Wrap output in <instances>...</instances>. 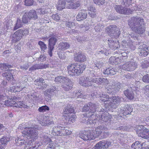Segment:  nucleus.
I'll list each match as a JSON object with an SVG mask.
<instances>
[{
  "mask_svg": "<svg viewBox=\"0 0 149 149\" xmlns=\"http://www.w3.org/2000/svg\"><path fill=\"white\" fill-rule=\"evenodd\" d=\"M144 19L138 17H131L128 20V24L130 27L136 33L142 34L145 31Z\"/></svg>",
  "mask_w": 149,
  "mask_h": 149,
  "instance_id": "f257e3e1",
  "label": "nucleus"
},
{
  "mask_svg": "<svg viewBox=\"0 0 149 149\" xmlns=\"http://www.w3.org/2000/svg\"><path fill=\"white\" fill-rule=\"evenodd\" d=\"M105 130L103 126H99L96 128L95 130H89L87 131L82 132L79 135V137L84 141L93 139L96 136L100 135L102 132Z\"/></svg>",
  "mask_w": 149,
  "mask_h": 149,
  "instance_id": "f03ea898",
  "label": "nucleus"
},
{
  "mask_svg": "<svg viewBox=\"0 0 149 149\" xmlns=\"http://www.w3.org/2000/svg\"><path fill=\"white\" fill-rule=\"evenodd\" d=\"M103 97L105 98L102 100L107 108L116 109L118 106L121 101V98L118 96H109L107 95H102Z\"/></svg>",
  "mask_w": 149,
  "mask_h": 149,
  "instance_id": "7ed1b4c3",
  "label": "nucleus"
},
{
  "mask_svg": "<svg viewBox=\"0 0 149 149\" xmlns=\"http://www.w3.org/2000/svg\"><path fill=\"white\" fill-rule=\"evenodd\" d=\"M37 126L35 127H27L23 131L22 133L24 136L28 139H31L33 141L38 138V133L37 130Z\"/></svg>",
  "mask_w": 149,
  "mask_h": 149,
  "instance_id": "20e7f679",
  "label": "nucleus"
},
{
  "mask_svg": "<svg viewBox=\"0 0 149 149\" xmlns=\"http://www.w3.org/2000/svg\"><path fill=\"white\" fill-rule=\"evenodd\" d=\"M97 106L94 103L90 102L84 105L82 109L83 111L86 112L87 117L94 116V113L97 111Z\"/></svg>",
  "mask_w": 149,
  "mask_h": 149,
  "instance_id": "39448f33",
  "label": "nucleus"
},
{
  "mask_svg": "<svg viewBox=\"0 0 149 149\" xmlns=\"http://www.w3.org/2000/svg\"><path fill=\"white\" fill-rule=\"evenodd\" d=\"M86 68V66H68V73L70 75H79Z\"/></svg>",
  "mask_w": 149,
  "mask_h": 149,
  "instance_id": "423d86ee",
  "label": "nucleus"
},
{
  "mask_svg": "<svg viewBox=\"0 0 149 149\" xmlns=\"http://www.w3.org/2000/svg\"><path fill=\"white\" fill-rule=\"evenodd\" d=\"M136 133L139 136L144 139H149V130L143 125L138 126Z\"/></svg>",
  "mask_w": 149,
  "mask_h": 149,
  "instance_id": "0eeeda50",
  "label": "nucleus"
},
{
  "mask_svg": "<svg viewBox=\"0 0 149 149\" xmlns=\"http://www.w3.org/2000/svg\"><path fill=\"white\" fill-rule=\"evenodd\" d=\"M122 85L118 82H115L112 85L109 84L106 86L107 92L109 94H113L119 91Z\"/></svg>",
  "mask_w": 149,
  "mask_h": 149,
  "instance_id": "6e6552de",
  "label": "nucleus"
},
{
  "mask_svg": "<svg viewBox=\"0 0 149 149\" xmlns=\"http://www.w3.org/2000/svg\"><path fill=\"white\" fill-rule=\"evenodd\" d=\"M106 31L111 36L118 37L120 34L119 29L115 25H111L107 27Z\"/></svg>",
  "mask_w": 149,
  "mask_h": 149,
  "instance_id": "1a4fd4ad",
  "label": "nucleus"
},
{
  "mask_svg": "<svg viewBox=\"0 0 149 149\" xmlns=\"http://www.w3.org/2000/svg\"><path fill=\"white\" fill-rule=\"evenodd\" d=\"M101 111V109L100 111L98 110L95 114V116L97 117V119L106 122H110L111 120V116L107 113H103V112Z\"/></svg>",
  "mask_w": 149,
  "mask_h": 149,
  "instance_id": "9d476101",
  "label": "nucleus"
},
{
  "mask_svg": "<svg viewBox=\"0 0 149 149\" xmlns=\"http://www.w3.org/2000/svg\"><path fill=\"white\" fill-rule=\"evenodd\" d=\"M57 41V40L56 36L55 35H53L49 39L48 53L50 56H52V51L54 48V46L56 45Z\"/></svg>",
  "mask_w": 149,
  "mask_h": 149,
  "instance_id": "9b49d317",
  "label": "nucleus"
},
{
  "mask_svg": "<svg viewBox=\"0 0 149 149\" xmlns=\"http://www.w3.org/2000/svg\"><path fill=\"white\" fill-rule=\"evenodd\" d=\"M111 144V142L107 140H102L96 143L94 147L95 149H106Z\"/></svg>",
  "mask_w": 149,
  "mask_h": 149,
  "instance_id": "f8f14e48",
  "label": "nucleus"
},
{
  "mask_svg": "<svg viewBox=\"0 0 149 149\" xmlns=\"http://www.w3.org/2000/svg\"><path fill=\"white\" fill-rule=\"evenodd\" d=\"M115 9L117 12L120 14L129 15L131 14L132 12L130 9L120 5L116 6Z\"/></svg>",
  "mask_w": 149,
  "mask_h": 149,
  "instance_id": "ddd939ff",
  "label": "nucleus"
},
{
  "mask_svg": "<svg viewBox=\"0 0 149 149\" xmlns=\"http://www.w3.org/2000/svg\"><path fill=\"white\" fill-rule=\"evenodd\" d=\"M137 88L135 86L129 87L128 89L124 91L125 95L130 100H133L134 98L133 91L137 90Z\"/></svg>",
  "mask_w": 149,
  "mask_h": 149,
  "instance_id": "4468645a",
  "label": "nucleus"
},
{
  "mask_svg": "<svg viewBox=\"0 0 149 149\" xmlns=\"http://www.w3.org/2000/svg\"><path fill=\"white\" fill-rule=\"evenodd\" d=\"M92 79L90 76L86 77H81L80 79L79 83L82 86L85 87L91 86V79Z\"/></svg>",
  "mask_w": 149,
  "mask_h": 149,
  "instance_id": "2eb2a0df",
  "label": "nucleus"
},
{
  "mask_svg": "<svg viewBox=\"0 0 149 149\" xmlns=\"http://www.w3.org/2000/svg\"><path fill=\"white\" fill-rule=\"evenodd\" d=\"M74 60L79 62H83L86 61V58L85 55L79 52L74 55Z\"/></svg>",
  "mask_w": 149,
  "mask_h": 149,
  "instance_id": "dca6fc26",
  "label": "nucleus"
},
{
  "mask_svg": "<svg viewBox=\"0 0 149 149\" xmlns=\"http://www.w3.org/2000/svg\"><path fill=\"white\" fill-rule=\"evenodd\" d=\"M23 36L22 30L19 29L15 32L13 35V38L14 42H16L19 40Z\"/></svg>",
  "mask_w": 149,
  "mask_h": 149,
  "instance_id": "f3484780",
  "label": "nucleus"
},
{
  "mask_svg": "<svg viewBox=\"0 0 149 149\" xmlns=\"http://www.w3.org/2000/svg\"><path fill=\"white\" fill-rule=\"evenodd\" d=\"M63 84H64L62 86V87L65 91H68L71 90L72 87V82L70 79L68 78Z\"/></svg>",
  "mask_w": 149,
  "mask_h": 149,
  "instance_id": "a211bd4d",
  "label": "nucleus"
},
{
  "mask_svg": "<svg viewBox=\"0 0 149 149\" xmlns=\"http://www.w3.org/2000/svg\"><path fill=\"white\" fill-rule=\"evenodd\" d=\"M87 13L86 11L83 10H80L78 14L76 17L77 20L78 21H81L86 18Z\"/></svg>",
  "mask_w": 149,
  "mask_h": 149,
  "instance_id": "6ab92c4d",
  "label": "nucleus"
},
{
  "mask_svg": "<svg viewBox=\"0 0 149 149\" xmlns=\"http://www.w3.org/2000/svg\"><path fill=\"white\" fill-rule=\"evenodd\" d=\"M54 123L52 120H50V118L48 116H44L43 119L41 121V124L42 126L50 125Z\"/></svg>",
  "mask_w": 149,
  "mask_h": 149,
  "instance_id": "aec40b11",
  "label": "nucleus"
},
{
  "mask_svg": "<svg viewBox=\"0 0 149 149\" xmlns=\"http://www.w3.org/2000/svg\"><path fill=\"white\" fill-rule=\"evenodd\" d=\"M91 81L98 84H107L108 82L107 79L103 77L93 78L91 79Z\"/></svg>",
  "mask_w": 149,
  "mask_h": 149,
  "instance_id": "412c9836",
  "label": "nucleus"
},
{
  "mask_svg": "<svg viewBox=\"0 0 149 149\" xmlns=\"http://www.w3.org/2000/svg\"><path fill=\"white\" fill-rule=\"evenodd\" d=\"M113 135L114 137L120 143H122L123 142L125 136L124 134L120 133H114Z\"/></svg>",
  "mask_w": 149,
  "mask_h": 149,
  "instance_id": "4be33fe9",
  "label": "nucleus"
},
{
  "mask_svg": "<svg viewBox=\"0 0 149 149\" xmlns=\"http://www.w3.org/2000/svg\"><path fill=\"white\" fill-rule=\"evenodd\" d=\"M80 6V3L79 1L74 3L72 2L71 3H67L66 7L68 8L76 9L79 7Z\"/></svg>",
  "mask_w": 149,
  "mask_h": 149,
  "instance_id": "5701e85b",
  "label": "nucleus"
},
{
  "mask_svg": "<svg viewBox=\"0 0 149 149\" xmlns=\"http://www.w3.org/2000/svg\"><path fill=\"white\" fill-rule=\"evenodd\" d=\"M63 110V114L65 116L70 113H74V108L70 105L65 107Z\"/></svg>",
  "mask_w": 149,
  "mask_h": 149,
  "instance_id": "b1692460",
  "label": "nucleus"
},
{
  "mask_svg": "<svg viewBox=\"0 0 149 149\" xmlns=\"http://www.w3.org/2000/svg\"><path fill=\"white\" fill-rule=\"evenodd\" d=\"M27 14L30 20H35L38 18L36 12L34 10H31L29 12H27Z\"/></svg>",
  "mask_w": 149,
  "mask_h": 149,
  "instance_id": "393cba45",
  "label": "nucleus"
},
{
  "mask_svg": "<svg viewBox=\"0 0 149 149\" xmlns=\"http://www.w3.org/2000/svg\"><path fill=\"white\" fill-rule=\"evenodd\" d=\"M61 126H56L53 128L52 130V134L56 136H61Z\"/></svg>",
  "mask_w": 149,
  "mask_h": 149,
  "instance_id": "a878e982",
  "label": "nucleus"
},
{
  "mask_svg": "<svg viewBox=\"0 0 149 149\" xmlns=\"http://www.w3.org/2000/svg\"><path fill=\"white\" fill-rule=\"evenodd\" d=\"M66 3L65 0H59L57 5L58 10H61L65 8Z\"/></svg>",
  "mask_w": 149,
  "mask_h": 149,
  "instance_id": "bb28decb",
  "label": "nucleus"
},
{
  "mask_svg": "<svg viewBox=\"0 0 149 149\" xmlns=\"http://www.w3.org/2000/svg\"><path fill=\"white\" fill-rule=\"evenodd\" d=\"M122 108L124 109L126 115L129 114L132 111L133 108L130 105L125 104Z\"/></svg>",
  "mask_w": 149,
  "mask_h": 149,
  "instance_id": "cd10ccee",
  "label": "nucleus"
},
{
  "mask_svg": "<svg viewBox=\"0 0 149 149\" xmlns=\"http://www.w3.org/2000/svg\"><path fill=\"white\" fill-rule=\"evenodd\" d=\"M68 78L62 76H59L55 77L54 81L57 83L63 84Z\"/></svg>",
  "mask_w": 149,
  "mask_h": 149,
  "instance_id": "c85d7f7f",
  "label": "nucleus"
},
{
  "mask_svg": "<svg viewBox=\"0 0 149 149\" xmlns=\"http://www.w3.org/2000/svg\"><path fill=\"white\" fill-rule=\"evenodd\" d=\"M59 46L60 49L64 50L69 48L70 45L68 42H62L59 44Z\"/></svg>",
  "mask_w": 149,
  "mask_h": 149,
  "instance_id": "c756f323",
  "label": "nucleus"
},
{
  "mask_svg": "<svg viewBox=\"0 0 149 149\" xmlns=\"http://www.w3.org/2000/svg\"><path fill=\"white\" fill-rule=\"evenodd\" d=\"M73 95L74 97L84 98H85V95L83 92L81 91H76L73 93Z\"/></svg>",
  "mask_w": 149,
  "mask_h": 149,
  "instance_id": "7c9ffc66",
  "label": "nucleus"
},
{
  "mask_svg": "<svg viewBox=\"0 0 149 149\" xmlns=\"http://www.w3.org/2000/svg\"><path fill=\"white\" fill-rule=\"evenodd\" d=\"M136 66H120V67L123 70L128 71H132L136 68Z\"/></svg>",
  "mask_w": 149,
  "mask_h": 149,
  "instance_id": "2f4dec72",
  "label": "nucleus"
},
{
  "mask_svg": "<svg viewBox=\"0 0 149 149\" xmlns=\"http://www.w3.org/2000/svg\"><path fill=\"white\" fill-rule=\"evenodd\" d=\"M23 24L24 23L22 22L20 19H17V22L15 24V26L13 30H15L18 28L21 27L22 26Z\"/></svg>",
  "mask_w": 149,
  "mask_h": 149,
  "instance_id": "473e14b6",
  "label": "nucleus"
},
{
  "mask_svg": "<svg viewBox=\"0 0 149 149\" xmlns=\"http://www.w3.org/2000/svg\"><path fill=\"white\" fill-rule=\"evenodd\" d=\"M15 142L18 145H26V142L24 140L22 139L17 137L15 140Z\"/></svg>",
  "mask_w": 149,
  "mask_h": 149,
  "instance_id": "72a5a7b5",
  "label": "nucleus"
},
{
  "mask_svg": "<svg viewBox=\"0 0 149 149\" xmlns=\"http://www.w3.org/2000/svg\"><path fill=\"white\" fill-rule=\"evenodd\" d=\"M10 141V139L6 136H4L0 139V142L2 145H6Z\"/></svg>",
  "mask_w": 149,
  "mask_h": 149,
  "instance_id": "f704fd0d",
  "label": "nucleus"
},
{
  "mask_svg": "<svg viewBox=\"0 0 149 149\" xmlns=\"http://www.w3.org/2000/svg\"><path fill=\"white\" fill-rule=\"evenodd\" d=\"M29 18V17L27 14V12H26L23 16L22 21L24 24H26L29 21V20H30Z\"/></svg>",
  "mask_w": 149,
  "mask_h": 149,
  "instance_id": "c9c22d12",
  "label": "nucleus"
},
{
  "mask_svg": "<svg viewBox=\"0 0 149 149\" xmlns=\"http://www.w3.org/2000/svg\"><path fill=\"white\" fill-rule=\"evenodd\" d=\"M139 55L142 56L146 57L149 53V50L148 49H141L139 51Z\"/></svg>",
  "mask_w": 149,
  "mask_h": 149,
  "instance_id": "e433bc0d",
  "label": "nucleus"
},
{
  "mask_svg": "<svg viewBox=\"0 0 149 149\" xmlns=\"http://www.w3.org/2000/svg\"><path fill=\"white\" fill-rule=\"evenodd\" d=\"M21 100H19L16 102L15 101H14L15 102H14L13 103V106L14 107H16L17 108H22V107H24V104L23 103H22Z\"/></svg>",
  "mask_w": 149,
  "mask_h": 149,
  "instance_id": "4c0bfd02",
  "label": "nucleus"
},
{
  "mask_svg": "<svg viewBox=\"0 0 149 149\" xmlns=\"http://www.w3.org/2000/svg\"><path fill=\"white\" fill-rule=\"evenodd\" d=\"M49 107L46 105L41 106L38 109V110L39 112L42 113L45 112L47 111H49Z\"/></svg>",
  "mask_w": 149,
  "mask_h": 149,
  "instance_id": "58836bf2",
  "label": "nucleus"
},
{
  "mask_svg": "<svg viewBox=\"0 0 149 149\" xmlns=\"http://www.w3.org/2000/svg\"><path fill=\"white\" fill-rule=\"evenodd\" d=\"M65 25L68 29L73 28L75 25L74 22L70 21L67 22L65 23Z\"/></svg>",
  "mask_w": 149,
  "mask_h": 149,
  "instance_id": "ea45409f",
  "label": "nucleus"
},
{
  "mask_svg": "<svg viewBox=\"0 0 149 149\" xmlns=\"http://www.w3.org/2000/svg\"><path fill=\"white\" fill-rule=\"evenodd\" d=\"M95 118L94 119L92 120L91 118H90L91 117H89V118L87 120V124H94L95 125V124H96V121H97V117L95 116Z\"/></svg>",
  "mask_w": 149,
  "mask_h": 149,
  "instance_id": "a19ab883",
  "label": "nucleus"
},
{
  "mask_svg": "<svg viewBox=\"0 0 149 149\" xmlns=\"http://www.w3.org/2000/svg\"><path fill=\"white\" fill-rule=\"evenodd\" d=\"M117 114L120 117H122L123 116H126L124 109H122L120 108L118 109Z\"/></svg>",
  "mask_w": 149,
  "mask_h": 149,
  "instance_id": "79ce46f5",
  "label": "nucleus"
},
{
  "mask_svg": "<svg viewBox=\"0 0 149 149\" xmlns=\"http://www.w3.org/2000/svg\"><path fill=\"white\" fill-rule=\"evenodd\" d=\"M52 92H51V90H49L48 89L45 91V98L49 100L51 96H52Z\"/></svg>",
  "mask_w": 149,
  "mask_h": 149,
  "instance_id": "37998d69",
  "label": "nucleus"
},
{
  "mask_svg": "<svg viewBox=\"0 0 149 149\" xmlns=\"http://www.w3.org/2000/svg\"><path fill=\"white\" fill-rule=\"evenodd\" d=\"M5 75H6L5 76L6 77V78L7 80H10L11 81V80H13L14 79V78L13 77V76L12 73H5Z\"/></svg>",
  "mask_w": 149,
  "mask_h": 149,
  "instance_id": "c03bdc74",
  "label": "nucleus"
},
{
  "mask_svg": "<svg viewBox=\"0 0 149 149\" xmlns=\"http://www.w3.org/2000/svg\"><path fill=\"white\" fill-rule=\"evenodd\" d=\"M38 44L40 45L42 50L44 51L47 49L46 45L43 42L40 41L38 42Z\"/></svg>",
  "mask_w": 149,
  "mask_h": 149,
  "instance_id": "a18cd8bd",
  "label": "nucleus"
},
{
  "mask_svg": "<svg viewBox=\"0 0 149 149\" xmlns=\"http://www.w3.org/2000/svg\"><path fill=\"white\" fill-rule=\"evenodd\" d=\"M102 95H107V94H101V93L100 92H95V98H97V97H100L101 99L100 100H101L103 102H104V101L102 100L103 99L104 100L105 97H103Z\"/></svg>",
  "mask_w": 149,
  "mask_h": 149,
  "instance_id": "49530a36",
  "label": "nucleus"
},
{
  "mask_svg": "<svg viewBox=\"0 0 149 149\" xmlns=\"http://www.w3.org/2000/svg\"><path fill=\"white\" fill-rule=\"evenodd\" d=\"M132 1V0H123L122 4L125 6L127 7L131 4Z\"/></svg>",
  "mask_w": 149,
  "mask_h": 149,
  "instance_id": "de8ad7c7",
  "label": "nucleus"
},
{
  "mask_svg": "<svg viewBox=\"0 0 149 149\" xmlns=\"http://www.w3.org/2000/svg\"><path fill=\"white\" fill-rule=\"evenodd\" d=\"M14 102H15L14 101H12V100H6L4 102V104L6 106H10L12 105L11 104H13Z\"/></svg>",
  "mask_w": 149,
  "mask_h": 149,
  "instance_id": "09e8293b",
  "label": "nucleus"
},
{
  "mask_svg": "<svg viewBox=\"0 0 149 149\" xmlns=\"http://www.w3.org/2000/svg\"><path fill=\"white\" fill-rule=\"evenodd\" d=\"M33 0H25L24 4L26 6H30L33 5Z\"/></svg>",
  "mask_w": 149,
  "mask_h": 149,
  "instance_id": "8fccbe9b",
  "label": "nucleus"
},
{
  "mask_svg": "<svg viewBox=\"0 0 149 149\" xmlns=\"http://www.w3.org/2000/svg\"><path fill=\"white\" fill-rule=\"evenodd\" d=\"M105 130L101 133L100 135L101 136L102 138L104 139L107 138L109 134V132H105Z\"/></svg>",
  "mask_w": 149,
  "mask_h": 149,
  "instance_id": "3c124183",
  "label": "nucleus"
},
{
  "mask_svg": "<svg viewBox=\"0 0 149 149\" xmlns=\"http://www.w3.org/2000/svg\"><path fill=\"white\" fill-rule=\"evenodd\" d=\"M142 81L144 82L149 83V75L148 74L143 76L142 78Z\"/></svg>",
  "mask_w": 149,
  "mask_h": 149,
  "instance_id": "603ef678",
  "label": "nucleus"
},
{
  "mask_svg": "<svg viewBox=\"0 0 149 149\" xmlns=\"http://www.w3.org/2000/svg\"><path fill=\"white\" fill-rule=\"evenodd\" d=\"M112 42H111V43H109V45L110 47L114 48L115 46H116V45L118 43V41H114Z\"/></svg>",
  "mask_w": 149,
  "mask_h": 149,
  "instance_id": "864d4df0",
  "label": "nucleus"
},
{
  "mask_svg": "<svg viewBox=\"0 0 149 149\" xmlns=\"http://www.w3.org/2000/svg\"><path fill=\"white\" fill-rule=\"evenodd\" d=\"M52 18L53 19L56 21H58L60 19V17L58 14L52 15Z\"/></svg>",
  "mask_w": 149,
  "mask_h": 149,
  "instance_id": "5fc2aeb1",
  "label": "nucleus"
},
{
  "mask_svg": "<svg viewBox=\"0 0 149 149\" xmlns=\"http://www.w3.org/2000/svg\"><path fill=\"white\" fill-rule=\"evenodd\" d=\"M95 3L100 5L103 4L105 2V0H93Z\"/></svg>",
  "mask_w": 149,
  "mask_h": 149,
  "instance_id": "6e6d98bb",
  "label": "nucleus"
},
{
  "mask_svg": "<svg viewBox=\"0 0 149 149\" xmlns=\"http://www.w3.org/2000/svg\"><path fill=\"white\" fill-rule=\"evenodd\" d=\"M10 100H11L12 101H15L16 102L18 100L19 101V100H21V98L18 97L13 96H11Z\"/></svg>",
  "mask_w": 149,
  "mask_h": 149,
  "instance_id": "4d7b16f0",
  "label": "nucleus"
},
{
  "mask_svg": "<svg viewBox=\"0 0 149 149\" xmlns=\"http://www.w3.org/2000/svg\"><path fill=\"white\" fill-rule=\"evenodd\" d=\"M115 60V57L113 56L110 58L109 59V64L112 65H114V60Z\"/></svg>",
  "mask_w": 149,
  "mask_h": 149,
  "instance_id": "13d9d810",
  "label": "nucleus"
},
{
  "mask_svg": "<svg viewBox=\"0 0 149 149\" xmlns=\"http://www.w3.org/2000/svg\"><path fill=\"white\" fill-rule=\"evenodd\" d=\"M43 140L44 142L47 144L49 143L51 141V140L47 136H45L43 138Z\"/></svg>",
  "mask_w": 149,
  "mask_h": 149,
  "instance_id": "bf43d9fd",
  "label": "nucleus"
},
{
  "mask_svg": "<svg viewBox=\"0 0 149 149\" xmlns=\"http://www.w3.org/2000/svg\"><path fill=\"white\" fill-rule=\"evenodd\" d=\"M61 136L65 135V132H66V127L61 126Z\"/></svg>",
  "mask_w": 149,
  "mask_h": 149,
  "instance_id": "052dcab7",
  "label": "nucleus"
},
{
  "mask_svg": "<svg viewBox=\"0 0 149 149\" xmlns=\"http://www.w3.org/2000/svg\"><path fill=\"white\" fill-rule=\"evenodd\" d=\"M120 58L119 57H117L116 58H115L114 63V65H117L118 64H120Z\"/></svg>",
  "mask_w": 149,
  "mask_h": 149,
  "instance_id": "680f3d73",
  "label": "nucleus"
},
{
  "mask_svg": "<svg viewBox=\"0 0 149 149\" xmlns=\"http://www.w3.org/2000/svg\"><path fill=\"white\" fill-rule=\"evenodd\" d=\"M37 10L38 13L41 15H43L44 14H45V11L43 9H42V8H39L37 9Z\"/></svg>",
  "mask_w": 149,
  "mask_h": 149,
  "instance_id": "e2e57ef3",
  "label": "nucleus"
},
{
  "mask_svg": "<svg viewBox=\"0 0 149 149\" xmlns=\"http://www.w3.org/2000/svg\"><path fill=\"white\" fill-rule=\"evenodd\" d=\"M139 48L141 49H148V47H147L146 45L143 44V45H141L139 47Z\"/></svg>",
  "mask_w": 149,
  "mask_h": 149,
  "instance_id": "0e129e2a",
  "label": "nucleus"
},
{
  "mask_svg": "<svg viewBox=\"0 0 149 149\" xmlns=\"http://www.w3.org/2000/svg\"><path fill=\"white\" fill-rule=\"evenodd\" d=\"M96 12H89L88 13L90 17L92 18H94L96 16Z\"/></svg>",
  "mask_w": 149,
  "mask_h": 149,
  "instance_id": "69168bd1",
  "label": "nucleus"
},
{
  "mask_svg": "<svg viewBox=\"0 0 149 149\" xmlns=\"http://www.w3.org/2000/svg\"><path fill=\"white\" fill-rule=\"evenodd\" d=\"M37 148L36 146H32L29 145H27L25 148V149H36Z\"/></svg>",
  "mask_w": 149,
  "mask_h": 149,
  "instance_id": "338daca9",
  "label": "nucleus"
},
{
  "mask_svg": "<svg viewBox=\"0 0 149 149\" xmlns=\"http://www.w3.org/2000/svg\"><path fill=\"white\" fill-rule=\"evenodd\" d=\"M129 35L132 38H133L134 40L136 39H137V36L136 34H135L134 33H132L129 34Z\"/></svg>",
  "mask_w": 149,
  "mask_h": 149,
  "instance_id": "774afa93",
  "label": "nucleus"
}]
</instances>
